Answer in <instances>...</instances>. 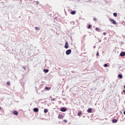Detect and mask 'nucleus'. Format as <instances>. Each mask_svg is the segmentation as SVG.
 <instances>
[{
	"mask_svg": "<svg viewBox=\"0 0 125 125\" xmlns=\"http://www.w3.org/2000/svg\"><path fill=\"white\" fill-rule=\"evenodd\" d=\"M71 14H72V15L76 14V11H72L71 12Z\"/></svg>",
	"mask_w": 125,
	"mask_h": 125,
	"instance_id": "nucleus-12",
	"label": "nucleus"
},
{
	"mask_svg": "<svg viewBox=\"0 0 125 125\" xmlns=\"http://www.w3.org/2000/svg\"><path fill=\"white\" fill-rule=\"evenodd\" d=\"M35 29L36 30H40V28L39 27H35Z\"/></svg>",
	"mask_w": 125,
	"mask_h": 125,
	"instance_id": "nucleus-20",
	"label": "nucleus"
},
{
	"mask_svg": "<svg viewBox=\"0 0 125 125\" xmlns=\"http://www.w3.org/2000/svg\"><path fill=\"white\" fill-rule=\"evenodd\" d=\"M95 30L98 32H100L101 29L100 28H98V27H96Z\"/></svg>",
	"mask_w": 125,
	"mask_h": 125,
	"instance_id": "nucleus-13",
	"label": "nucleus"
},
{
	"mask_svg": "<svg viewBox=\"0 0 125 125\" xmlns=\"http://www.w3.org/2000/svg\"><path fill=\"white\" fill-rule=\"evenodd\" d=\"M33 111H34L35 112H38L39 111V109H38L37 108H34Z\"/></svg>",
	"mask_w": 125,
	"mask_h": 125,
	"instance_id": "nucleus-8",
	"label": "nucleus"
},
{
	"mask_svg": "<svg viewBox=\"0 0 125 125\" xmlns=\"http://www.w3.org/2000/svg\"><path fill=\"white\" fill-rule=\"evenodd\" d=\"M43 72H44L45 73H48V70H47V69H44L43 70Z\"/></svg>",
	"mask_w": 125,
	"mask_h": 125,
	"instance_id": "nucleus-17",
	"label": "nucleus"
},
{
	"mask_svg": "<svg viewBox=\"0 0 125 125\" xmlns=\"http://www.w3.org/2000/svg\"><path fill=\"white\" fill-rule=\"evenodd\" d=\"M72 50L71 49H68L65 52V54L67 55H70L71 53Z\"/></svg>",
	"mask_w": 125,
	"mask_h": 125,
	"instance_id": "nucleus-1",
	"label": "nucleus"
},
{
	"mask_svg": "<svg viewBox=\"0 0 125 125\" xmlns=\"http://www.w3.org/2000/svg\"><path fill=\"white\" fill-rule=\"evenodd\" d=\"M120 55L121 56V57H124L125 56V53L124 52H122Z\"/></svg>",
	"mask_w": 125,
	"mask_h": 125,
	"instance_id": "nucleus-7",
	"label": "nucleus"
},
{
	"mask_svg": "<svg viewBox=\"0 0 125 125\" xmlns=\"http://www.w3.org/2000/svg\"><path fill=\"white\" fill-rule=\"evenodd\" d=\"M124 114L125 115V111L124 112Z\"/></svg>",
	"mask_w": 125,
	"mask_h": 125,
	"instance_id": "nucleus-29",
	"label": "nucleus"
},
{
	"mask_svg": "<svg viewBox=\"0 0 125 125\" xmlns=\"http://www.w3.org/2000/svg\"><path fill=\"white\" fill-rule=\"evenodd\" d=\"M100 42H101V41H100Z\"/></svg>",
	"mask_w": 125,
	"mask_h": 125,
	"instance_id": "nucleus-30",
	"label": "nucleus"
},
{
	"mask_svg": "<svg viewBox=\"0 0 125 125\" xmlns=\"http://www.w3.org/2000/svg\"><path fill=\"white\" fill-rule=\"evenodd\" d=\"M103 35H104V36H105V35H106V32H104V33H103Z\"/></svg>",
	"mask_w": 125,
	"mask_h": 125,
	"instance_id": "nucleus-26",
	"label": "nucleus"
},
{
	"mask_svg": "<svg viewBox=\"0 0 125 125\" xmlns=\"http://www.w3.org/2000/svg\"><path fill=\"white\" fill-rule=\"evenodd\" d=\"M108 66V65L107 64L105 63V64H104V67H107Z\"/></svg>",
	"mask_w": 125,
	"mask_h": 125,
	"instance_id": "nucleus-19",
	"label": "nucleus"
},
{
	"mask_svg": "<svg viewBox=\"0 0 125 125\" xmlns=\"http://www.w3.org/2000/svg\"><path fill=\"white\" fill-rule=\"evenodd\" d=\"M109 21H111V23H113V24L116 25L117 24L116 21L112 19H109Z\"/></svg>",
	"mask_w": 125,
	"mask_h": 125,
	"instance_id": "nucleus-2",
	"label": "nucleus"
},
{
	"mask_svg": "<svg viewBox=\"0 0 125 125\" xmlns=\"http://www.w3.org/2000/svg\"><path fill=\"white\" fill-rule=\"evenodd\" d=\"M61 111L62 112H66V111H67V109L66 108L63 107L61 109Z\"/></svg>",
	"mask_w": 125,
	"mask_h": 125,
	"instance_id": "nucleus-5",
	"label": "nucleus"
},
{
	"mask_svg": "<svg viewBox=\"0 0 125 125\" xmlns=\"http://www.w3.org/2000/svg\"><path fill=\"white\" fill-rule=\"evenodd\" d=\"M58 118L59 119H62L63 118V115H62V114H59L58 116Z\"/></svg>",
	"mask_w": 125,
	"mask_h": 125,
	"instance_id": "nucleus-4",
	"label": "nucleus"
},
{
	"mask_svg": "<svg viewBox=\"0 0 125 125\" xmlns=\"http://www.w3.org/2000/svg\"><path fill=\"white\" fill-rule=\"evenodd\" d=\"M87 111L88 113H91V112L92 110H91V108H88Z\"/></svg>",
	"mask_w": 125,
	"mask_h": 125,
	"instance_id": "nucleus-15",
	"label": "nucleus"
},
{
	"mask_svg": "<svg viewBox=\"0 0 125 125\" xmlns=\"http://www.w3.org/2000/svg\"><path fill=\"white\" fill-rule=\"evenodd\" d=\"M63 122H65V123H67V120H63Z\"/></svg>",
	"mask_w": 125,
	"mask_h": 125,
	"instance_id": "nucleus-28",
	"label": "nucleus"
},
{
	"mask_svg": "<svg viewBox=\"0 0 125 125\" xmlns=\"http://www.w3.org/2000/svg\"><path fill=\"white\" fill-rule=\"evenodd\" d=\"M48 111V110L47 109L44 110V113H47Z\"/></svg>",
	"mask_w": 125,
	"mask_h": 125,
	"instance_id": "nucleus-16",
	"label": "nucleus"
},
{
	"mask_svg": "<svg viewBox=\"0 0 125 125\" xmlns=\"http://www.w3.org/2000/svg\"><path fill=\"white\" fill-rule=\"evenodd\" d=\"M96 56H99V52H98V53L96 54Z\"/></svg>",
	"mask_w": 125,
	"mask_h": 125,
	"instance_id": "nucleus-27",
	"label": "nucleus"
},
{
	"mask_svg": "<svg viewBox=\"0 0 125 125\" xmlns=\"http://www.w3.org/2000/svg\"><path fill=\"white\" fill-rule=\"evenodd\" d=\"M118 122V120L116 119H113L112 120V122L113 123H116Z\"/></svg>",
	"mask_w": 125,
	"mask_h": 125,
	"instance_id": "nucleus-11",
	"label": "nucleus"
},
{
	"mask_svg": "<svg viewBox=\"0 0 125 125\" xmlns=\"http://www.w3.org/2000/svg\"><path fill=\"white\" fill-rule=\"evenodd\" d=\"M77 115H78V116H81V115H82V111H80V112H78Z\"/></svg>",
	"mask_w": 125,
	"mask_h": 125,
	"instance_id": "nucleus-10",
	"label": "nucleus"
},
{
	"mask_svg": "<svg viewBox=\"0 0 125 125\" xmlns=\"http://www.w3.org/2000/svg\"><path fill=\"white\" fill-rule=\"evenodd\" d=\"M118 77L120 79H122L123 78V76H122V74H119L118 76Z\"/></svg>",
	"mask_w": 125,
	"mask_h": 125,
	"instance_id": "nucleus-14",
	"label": "nucleus"
},
{
	"mask_svg": "<svg viewBox=\"0 0 125 125\" xmlns=\"http://www.w3.org/2000/svg\"><path fill=\"white\" fill-rule=\"evenodd\" d=\"M54 100H55V98H53V99H51V101H54Z\"/></svg>",
	"mask_w": 125,
	"mask_h": 125,
	"instance_id": "nucleus-25",
	"label": "nucleus"
},
{
	"mask_svg": "<svg viewBox=\"0 0 125 125\" xmlns=\"http://www.w3.org/2000/svg\"><path fill=\"white\" fill-rule=\"evenodd\" d=\"M91 28V25H88V26L87 27V29H90Z\"/></svg>",
	"mask_w": 125,
	"mask_h": 125,
	"instance_id": "nucleus-21",
	"label": "nucleus"
},
{
	"mask_svg": "<svg viewBox=\"0 0 125 125\" xmlns=\"http://www.w3.org/2000/svg\"><path fill=\"white\" fill-rule=\"evenodd\" d=\"M6 84H7V85H10V83L8 82H7Z\"/></svg>",
	"mask_w": 125,
	"mask_h": 125,
	"instance_id": "nucleus-22",
	"label": "nucleus"
},
{
	"mask_svg": "<svg viewBox=\"0 0 125 125\" xmlns=\"http://www.w3.org/2000/svg\"><path fill=\"white\" fill-rule=\"evenodd\" d=\"M13 114L14 115H15V116H18V114H19L18 112L17 111H13Z\"/></svg>",
	"mask_w": 125,
	"mask_h": 125,
	"instance_id": "nucleus-6",
	"label": "nucleus"
},
{
	"mask_svg": "<svg viewBox=\"0 0 125 125\" xmlns=\"http://www.w3.org/2000/svg\"><path fill=\"white\" fill-rule=\"evenodd\" d=\"M51 89V87H45V89L47 91H49Z\"/></svg>",
	"mask_w": 125,
	"mask_h": 125,
	"instance_id": "nucleus-9",
	"label": "nucleus"
},
{
	"mask_svg": "<svg viewBox=\"0 0 125 125\" xmlns=\"http://www.w3.org/2000/svg\"><path fill=\"white\" fill-rule=\"evenodd\" d=\"M93 20L94 21H97V19H96V18H94Z\"/></svg>",
	"mask_w": 125,
	"mask_h": 125,
	"instance_id": "nucleus-23",
	"label": "nucleus"
},
{
	"mask_svg": "<svg viewBox=\"0 0 125 125\" xmlns=\"http://www.w3.org/2000/svg\"><path fill=\"white\" fill-rule=\"evenodd\" d=\"M122 94L125 95V90H124L123 91Z\"/></svg>",
	"mask_w": 125,
	"mask_h": 125,
	"instance_id": "nucleus-24",
	"label": "nucleus"
},
{
	"mask_svg": "<svg viewBox=\"0 0 125 125\" xmlns=\"http://www.w3.org/2000/svg\"><path fill=\"white\" fill-rule=\"evenodd\" d=\"M65 48L67 49L69 48V45H68V42H66L65 43V46H64Z\"/></svg>",
	"mask_w": 125,
	"mask_h": 125,
	"instance_id": "nucleus-3",
	"label": "nucleus"
},
{
	"mask_svg": "<svg viewBox=\"0 0 125 125\" xmlns=\"http://www.w3.org/2000/svg\"><path fill=\"white\" fill-rule=\"evenodd\" d=\"M113 15H114V17H116L117 16V14L116 13H114Z\"/></svg>",
	"mask_w": 125,
	"mask_h": 125,
	"instance_id": "nucleus-18",
	"label": "nucleus"
}]
</instances>
